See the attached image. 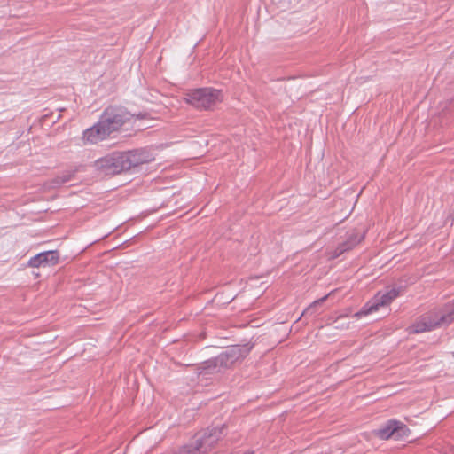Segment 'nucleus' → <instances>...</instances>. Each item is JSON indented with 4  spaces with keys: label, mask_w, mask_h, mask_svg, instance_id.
<instances>
[{
    "label": "nucleus",
    "mask_w": 454,
    "mask_h": 454,
    "mask_svg": "<svg viewBox=\"0 0 454 454\" xmlns=\"http://www.w3.org/2000/svg\"><path fill=\"white\" fill-rule=\"evenodd\" d=\"M223 432L221 429H214L213 432L206 435L199 446L184 447L179 450L176 454H208L215 450L218 442L222 438Z\"/></svg>",
    "instance_id": "obj_5"
},
{
    "label": "nucleus",
    "mask_w": 454,
    "mask_h": 454,
    "mask_svg": "<svg viewBox=\"0 0 454 454\" xmlns=\"http://www.w3.org/2000/svg\"><path fill=\"white\" fill-rule=\"evenodd\" d=\"M454 322V299L442 308L428 312L410 326V333L432 331Z\"/></svg>",
    "instance_id": "obj_1"
},
{
    "label": "nucleus",
    "mask_w": 454,
    "mask_h": 454,
    "mask_svg": "<svg viewBox=\"0 0 454 454\" xmlns=\"http://www.w3.org/2000/svg\"><path fill=\"white\" fill-rule=\"evenodd\" d=\"M138 116L129 114L122 107H109L103 114L100 121H108L105 127L111 134L119 129L124 123L137 120Z\"/></svg>",
    "instance_id": "obj_3"
},
{
    "label": "nucleus",
    "mask_w": 454,
    "mask_h": 454,
    "mask_svg": "<svg viewBox=\"0 0 454 454\" xmlns=\"http://www.w3.org/2000/svg\"><path fill=\"white\" fill-rule=\"evenodd\" d=\"M410 433L409 428L401 421L391 419L386 425L376 431V435L382 439L387 440L395 434L397 436L406 435Z\"/></svg>",
    "instance_id": "obj_7"
},
{
    "label": "nucleus",
    "mask_w": 454,
    "mask_h": 454,
    "mask_svg": "<svg viewBox=\"0 0 454 454\" xmlns=\"http://www.w3.org/2000/svg\"><path fill=\"white\" fill-rule=\"evenodd\" d=\"M59 256L57 251H46L40 253L28 261V266L39 268L44 266H54L58 264Z\"/></svg>",
    "instance_id": "obj_9"
},
{
    "label": "nucleus",
    "mask_w": 454,
    "mask_h": 454,
    "mask_svg": "<svg viewBox=\"0 0 454 454\" xmlns=\"http://www.w3.org/2000/svg\"><path fill=\"white\" fill-rule=\"evenodd\" d=\"M98 169L105 171L106 174H119L121 172L120 153H115L98 159L95 162Z\"/></svg>",
    "instance_id": "obj_8"
},
{
    "label": "nucleus",
    "mask_w": 454,
    "mask_h": 454,
    "mask_svg": "<svg viewBox=\"0 0 454 454\" xmlns=\"http://www.w3.org/2000/svg\"><path fill=\"white\" fill-rule=\"evenodd\" d=\"M330 294H328L327 295L324 296L323 298H321V299H319V300H317V301H315L311 304V306L316 305V304H320V303L324 302V301L328 298V296H329Z\"/></svg>",
    "instance_id": "obj_12"
},
{
    "label": "nucleus",
    "mask_w": 454,
    "mask_h": 454,
    "mask_svg": "<svg viewBox=\"0 0 454 454\" xmlns=\"http://www.w3.org/2000/svg\"><path fill=\"white\" fill-rule=\"evenodd\" d=\"M121 172L151 161V158L144 151L120 153Z\"/></svg>",
    "instance_id": "obj_6"
},
{
    "label": "nucleus",
    "mask_w": 454,
    "mask_h": 454,
    "mask_svg": "<svg viewBox=\"0 0 454 454\" xmlns=\"http://www.w3.org/2000/svg\"><path fill=\"white\" fill-rule=\"evenodd\" d=\"M107 121H99L94 127L88 129L83 134V139L90 144H96L105 139L110 133L105 127Z\"/></svg>",
    "instance_id": "obj_11"
},
{
    "label": "nucleus",
    "mask_w": 454,
    "mask_h": 454,
    "mask_svg": "<svg viewBox=\"0 0 454 454\" xmlns=\"http://www.w3.org/2000/svg\"><path fill=\"white\" fill-rule=\"evenodd\" d=\"M362 240V237L357 233H351L347 240L341 244H340L336 248L328 252V258L330 260H334L346 252L353 249L356 245H358Z\"/></svg>",
    "instance_id": "obj_10"
},
{
    "label": "nucleus",
    "mask_w": 454,
    "mask_h": 454,
    "mask_svg": "<svg viewBox=\"0 0 454 454\" xmlns=\"http://www.w3.org/2000/svg\"><path fill=\"white\" fill-rule=\"evenodd\" d=\"M223 95L221 90L213 87L193 88L185 94L186 103L198 109L208 110L221 102Z\"/></svg>",
    "instance_id": "obj_2"
},
{
    "label": "nucleus",
    "mask_w": 454,
    "mask_h": 454,
    "mask_svg": "<svg viewBox=\"0 0 454 454\" xmlns=\"http://www.w3.org/2000/svg\"><path fill=\"white\" fill-rule=\"evenodd\" d=\"M399 294L400 291L396 288L377 293L374 298L361 311L356 314V317L366 316L378 311L381 307L388 306Z\"/></svg>",
    "instance_id": "obj_4"
}]
</instances>
